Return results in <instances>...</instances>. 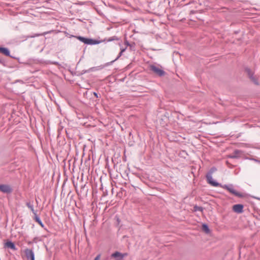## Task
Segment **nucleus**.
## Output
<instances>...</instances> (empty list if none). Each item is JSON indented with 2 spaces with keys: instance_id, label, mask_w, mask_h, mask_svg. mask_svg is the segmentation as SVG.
I'll return each mask as SVG.
<instances>
[{
  "instance_id": "nucleus-1",
  "label": "nucleus",
  "mask_w": 260,
  "mask_h": 260,
  "mask_svg": "<svg viewBox=\"0 0 260 260\" xmlns=\"http://www.w3.org/2000/svg\"><path fill=\"white\" fill-rule=\"evenodd\" d=\"M157 116L160 125L162 126L167 125V123L169 122V113L164 109H161V110L158 112Z\"/></svg>"
},
{
  "instance_id": "nucleus-2",
  "label": "nucleus",
  "mask_w": 260,
  "mask_h": 260,
  "mask_svg": "<svg viewBox=\"0 0 260 260\" xmlns=\"http://www.w3.org/2000/svg\"><path fill=\"white\" fill-rule=\"evenodd\" d=\"M72 37H74V36H72ZM74 37H76L78 40L84 43L85 44L96 45L100 43L98 40L87 38L82 36H74Z\"/></svg>"
},
{
  "instance_id": "nucleus-3",
  "label": "nucleus",
  "mask_w": 260,
  "mask_h": 260,
  "mask_svg": "<svg viewBox=\"0 0 260 260\" xmlns=\"http://www.w3.org/2000/svg\"><path fill=\"white\" fill-rule=\"evenodd\" d=\"M150 70L155 73L156 75L161 77L165 75L166 72L162 69L159 68L155 65L152 64L150 66Z\"/></svg>"
},
{
  "instance_id": "nucleus-4",
  "label": "nucleus",
  "mask_w": 260,
  "mask_h": 260,
  "mask_svg": "<svg viewBox=\"0 0 260 260\" xmlns=\"http://www.w3.org/2000/svg\"><path fill=\"white\" fill-rule=\"evenodd\" d=\"M245 71L247 74L249 78L250 79L251 81L253 82L255 85H259V83L258 82L257 79L256 78L253 76V72L248 68H245Z\"/></svg>"
},
{
  "instance_id": "nucleus-5",
  "label": "nucleus",
  "mask_w": 260,
  "mask_h": 260,
  "mask_svg": "<svg viewBox=\"0 0 260 260\" xmlns=\"http://www.w3.org/2000/svg\"><path fill=\"white\" fill-rule=\"evenodd\" d=\"M206 178L207 179V182L212 186L218 187V185H220L219 183L213 180L212 175H211L210 173H207L206 175Z\"/></svg>"
},
{
  "instance_id": "nucleus-6",
  "label": "nucleus",
  "mask_w": 260,
  "mask_h": 260,
  "mask_svg": "<svg viewBox=\"0 0 260 260\" xmlns=\"http://www.w3.org/2000/svg\"><path fill=\"white\" fill-rule=\"evenodd\" d=\"M227 190H228L230 193L235 195L236 197L239 198H242L244 197L243 194L237 191L234 187V186L232 184H230V186L228 188Z\"/></svg>"
},
{
  "instance_id": "nucleus-7",
  "label": "nucleus",
  "mask_w": 260,
  "mask_h": 260,
  "mask_svg": "<svg viewBox=\"0 0 260 260\" xmlns=\"http://www.w3.org/2000/svg\"><path fill=\"white\" fill-rule=\"evenodd\" d=\"M0 191L3 193H10L12 192L13 189L11 186L7 184H1Z\"/></svg>"
},
{
  "instance_id": "nucleus-8",
  "label": "nucleus",
  "mask_w": 260,
  "mask_h": 260,
  "mask_svg": "<svg viewBox=\"0 0 260 260\" xmlns=\"http://www.w3.org/2000/svg\"><path fill=\"white\" fill-rule=\"evenodd\" d=\"M127 255V253H122L118 251H116L112 254V257L115 258V260H124V257Z\"/></svg>"
},
{
  "instance_id": "nucleus-9",
  "label": "nucleus",
  "mask_w": 260,
  "mask_h": 260,
  "mask_svg": "<svg viewBox=\"0 0 260 260\" xmlns=\"http://www.w3.org/2000/svg\"><path fill=\"white\" fill-rule=\"evenodd\" d=\"M24 253L28 260H35V254L32 249L27 248Z\"/></svg>"
},
{
  "instance_id": "nucleus-10",
  "label": "nucleus",
  "mask_w": 260,
  "mask_h": 260,
  "mask_svg": "<svg viewBox=\"0 0 260 260\" xmlns=\"http://www.w3.org/2000/svg\"><path fill=\"white\" fill-rule=\"evenodd\" d=\"M243 205L242 204H236L233 206V209L237 213H241L243 212Z\"/></svg>"
},
{
  "instance_id": "nucleus-11",
  "label": "nucleus",
  "mask_w": 260,
  "mask_h": 260,
  "mask_svg": "<svg viewBox=\"0 0 260 260\" xmlns=\"http://www.w3.org/2000/svg\"><path fill=\"white\" fill-rule=\"evenodd\" d=\"M242 151L240 150H235L233 154L229 155V157L231 158H238L240 157V154L242 153Z\"/></svg>"
},
{
  "instance_id": "nucleus-12",
  "label": "nucleus",
  "mask_w": 260,
  "mask_h": 260,
  "mask_svg": "<svg viewBox=\"0 0 260 260\" xmlns=\"http://www.w3.org/2000/svg\"><path fill=\"white\" fill-rule=\"evenodd\" d=\"M5 247H7L13 250H16L17 249L14 242L11 241H8L5 243Z\"/></svg>"
},
{
  "instance_id": "nucleus-13",
  "label": "nucleus",
  "mask_w": 260,
  "mask_h": 260,
  "mask_svg": "<svg viewBox=\"0 0 260 260\" xmlns=\"http://www.w3.org/2000/svg\"><path fill=\"white\" fill-rule=\"evenodd\" d=\"M0 52L6 56L13 57L10 55V50L8 48L6 47H0Z\"/></svg>"
},
{
  "instance_id": "nucleus-14",
  "label": "nucleus",
  "mask_w": 260,
  "mask_h": 260,
  "mask_svg": "<svg viewBox=\"0 0 260 260\" xmlns=\"http://www.w3.org/2000/svg\"><path fill=\"white\" fill-rule=\"evenodd\" d=\"M35 220L42 228H44L45 230H46V229L45 228L44 224L37 214L35 215Z\"/></svg>"
},
{
  "instance_id": "nucleus-15",
  "label": "nucleus",
  "mask_w": 260,
  "mask_h": 260,
  "mask_svg": "<svg viewBox=\"0 0 260 260\" xmlns=\"http://www.w3.org/2000/svg\"><path fill=\"white\" fill-rule=\"evenodd\" d=\"M202 229L206 234H209L210 233L209 228L208 224L206 223H204L202 224Z\"/></svg>"
},
{
  "instance_id": "nucleus-16",
  "label": "nucleus",
  "mask_w": 260,
  "mask_h": 260,
  "mask_svg": "<svg viewBox=\"0 0 260 260\" xmlns=\"http://www.w3.org/2000/svg\"><path fill=\"white\" fill-rule=\"evenodd\" d=\"M26 205L28 208H29L31 210V211H32L34 215L36 214L37 212L34 210L33 204H31L30 202H27L26 203Z\"/></svg>"
},
{
  "instance_id": "nucleus-17",
  "label": "nucleus",
  "mask_w": 260,
  "mask_h": 260,
  "mask_svg": "<svg viewBox=\"0 0 260 260\" xmlns=\"http://www.w3.org/2000/svg\"><path fill=\"white\" fill-rule=\"evenodd\" d=\"M119 40V38H118L117 37L114 36H113L112 37H110L108 39H105L103 41L104 42H112V41H118Z\"/></svg>"
},
{
  "instance_id": "nucleus-18",
  "label": "nucleus",
  "mask_w": 260,
  "mask_h": 260,
  "mask_svg": "<svg viewBox=\"0 0 260 260\" xmlns=\"http://www.w3.org/2000/svg\"><path fill=\"white\" fill-rule=\"evenodd\" d=\"M199 12H200V13H202V11H198V10H190L189 12V17H190V20H192V21H194V20H193L191 18V17H192L191 15L192 14H196V13H198Z\"/></svg>"
},
{
  "instance_id": "nucleus-19",
  "label": "nucleus",
  "mask_w": 260,
  "mask_h": 260,
  "mask_svg": "<svg viewBox=\"0 0 260 260\" xmlns=\"http://www.w3.org/2000/svg\"><path fill=\"white\" fill-rule=\"evenodd\" d=\"M193 210L194 211H200L203 212L204 210V208L202 207L198 206L197 205H195L193 207Z\"/></svg>"
},
{
  "instance_id": "nucleus-20",
  "label": "nucleus",
  "mask_w": 260,
  "mask_h": 260,
  "mask_svg": "<svg viewBox=\"0 0 260 260\" xmlns=\"http://www.w3.org/2000/svg\"><path fill=\"white\" fill-rule=\"evenodd\" d=\"M197 2H195V1H192V2H190L189 3L187 4L186 5V6H187V5H194V7L196 8H197Z\"/></svg>"
},
{
  "instance_id": "nucleus-21",
  "label": "nucleus",
  "mask_w": 260,
  "mask_h": 260,
  "mask_svg": "<svg viewBox=\"0 0 260 260\" xmlns=\"http://www.w3.org/2000/svg\"><path fill=\"white\" fill-rule=\"evenodd\" d=\"M219 185H218V186L220 187H222L224 189H228V188H229V186H230V184H224V185H222L221 184L219 183Z\"/></svg>"
},
{
  "instance_id": "nucleus-22",
  "label": "nucleus",
  "mask_w": 260,
  "mask_h": 260,
  "mask_svg": "<svg viewBox=\"0 0 260 260\" xmlns=\"http://www.w3.org/2000/svg\"><path fill=\"white\" fill-rule=\"evenodd\" d=\"M98 70H99L98 67H92V68H89L88 70V71H89L90 72H94V71H97Z\"/></svg>"
},
{
  "instance_id": "nucleus-23",
  "label": "nucleus",
  "mask_w": 260,
  "mask_h": 260,
  "mask_svg": "<svg viewBox=\"0 0 260 260\" xmlns=\"http://www.w3.org/2000/svg\"><path fill=\"white\" fill-rule=\"evenodd\" d=\"M216 171V168L215 167H212V168H211V169L210 170L209 172L208 173H210V174L212 175V174Z\"/></svg>"
},
{
  "instance_id": "nucleus-24",
  "label": "nucleus",
  "mask_w": 260,
  "mask_h": 260,
  "mask_svg": "<svg viewBox=\"0 0 260 260\" xmlns=\"http://www.w3.org/2000/svg\"><path fill=\"white\" fill-rule=\"evenodd\" d=\"M114 61H115V60H113L110 62H107L106 63L105 66L104 67H107V66H109L110 65H111Z\"/></svg>"
},
{
  "instance_id": "nucleus-25",
  "label": "nucleus",
  "mask_w": 260,
  "mask_h": 260,
  "mask_svg": "<svg viewBox=\"0 0 260 260\" xmlns=\"http://www.w3.org/2000/svg\"><path fill=\"white\" fill-rule=\"evenodd\" d=\"M39 35H36L35 36H26V37H24V40H27L28 38H33V37H35L36 36H39Z\"/></svg>"
},
{
  "instance_id": "nucleus-26",
  "label": "nucleus",
  "mask_w": 260,
  "mask_h": 260,
  "mask_svg": "<svg viewBox=\"0 0 260 260\" xmlns=\"http://www.w3.org/2000/svg\"><path fill=\"white\" fill-rule=\"evenodd\" d=\"M122 52H121V51L120 52V53H119L118 55L117 56V57L115 58V61L117 60L122 54Z\"/></svg>"
},
{
  "instance_id": "nucleus-27",
  "label": "nucleus",
  "mask_w": 260,
  "mask_h": 260,
  "mask_svg": "<svg viewBox=\"0 0 260 260\" xmlns=\"http://www.w3.org/2000/svg\"><path fill=\"white\" fill-rule=\"evenodd\" d=\"M39 239V238L38 237H35L33 240H32V242L34 243H37V241Z\"/></svg>"
},
{
  "instance_id": "nucleus-28",
  "label": "nucleus",
  "mask_w": 260,
  "mask_h": 260,
  "mask_svg": "<svg viewBox=\"0 0 260 260\" xmlns=\"http://www.w3.org/2000/svg\"><path fill=\"white\" fill-rule=\"evenodd\" d=\"M101 257L100 254H98L95 258L94 260H100Z\"/></svg>"
},
{
  "instance_id": "nucleus-29",
  "label": "nucleus",
  "mask_w": 260,
  "mask_h": 260,
  "mask_svg": "<svg viewBox=\"0 0 260 260\" xmlns=\"http://www.w3.org/2000/svg\"><path fill=\"white\" fill-rule=\"evenodd\" d=\"M90 72L89 71H88V70H83L81 72V74H85L86 73H89Z\"/></svg>"
},
{
  "instance_id": "nucleus-30",
  "label": "nucleus",
  "mask_w": 260,
  "mask_h": 260,
  "mask_svg": "<svg viewBox=\"0 0 260 260\" xmlns=\"http://www.w3.org/2000/svg\"><path fill=\"white\" fill-rule=\"evenodd\" d=\"M126 49V47L124 48H120V51L121 52L123 53L125 51Z\"/></svg>"
},
{
  "instance_id": "nucleus-31",
  "label": "nucleus",
  "mask_w": 260,
  "mask_h": 260,
  "mask_svg": "<svg viewBox=\"0 0 260 260\" xmlns=\"http://www.w3.org/2000/svg\"><path fill=\"white\" fill-rule=\"evenodd\" d=\"M124 44L126 45V46H131V44L128 43V42L126 40L125 42H124Z\"/></svg>"
},
{
  "instance_id": "nucleus-32",
  "label": "nucleus",
  "mask_w": 260,
  "mask_h": 260,
  "mask_svg": "<svg viewBox=\"0 0 260 260\" xmlns=\"http://www.w3.org/2000/svg\"><path fill=\"white\" fill-rule=\"evenodd\" d=\"M93 94H94V95L96 98H99V95H98V93H96V92H93Z\"/></svg>"
},
{
  "instance_id": "nucleus-33",
  "label": "nucleus",
  "mask_w": 260,
  "mask_h": 260,
  "mask_svg": "<svg viewBox=\"0 0 260 260\" xmlns=\"http://www.w3.org/2000/svg\"><path fill=\"white\" fill-rule=\"evenodd\" d=\"M254 161H256V162H257L259 163V160H257V159H254Z\"/></svg>"
},
{
  "instance_id": "nucleus-34",
  "label": "nucleus",
  "mask_w": 260,
  "mask_h": 260,
  "mask_svg": "<svg viewBox=\"0 0 260 260\" xmlns=\"http://www.w3.org/2000/svg\"><path fill=\"white\" fill-rule=\"evenodd\" d=\"M0 62H1V63H2V60H0Z\"/></svg>"
},
{
  "instance_id": "nucleus-35",
  "label": "nucleus",
  "mask_w": 260,
  "mask_h": 260,
  "mask_svg": "<svg viewBox=\"0 0 260 260\" xmlns=\"http://www.w3.org/2000/svg\"><path fill=\"white\" fill-rule=\"evenodd\" d=\"M182 1H183V2H185V0H182Z\"/></svg>"
},
{
  "instance_id": "nucleus-36",
  "label": "nucleus",
  "mask_w": 260,
  "mask_h": 260,
  "mask_svg": "<svg viewBox=\"0 0 260 260\" xmlns=\"http://www.w3.org/2000/svg\"><path fill=\"white\" fill-rule=\"evenodd\" d=\"M259 164H260V161H259Z\"/></svg>"
}]
</instances>
